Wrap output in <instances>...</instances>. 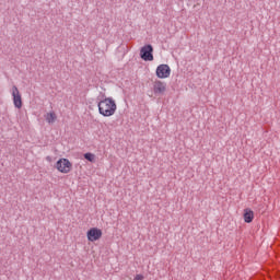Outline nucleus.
Masks as SVG:
<instances>
[{
  "label": "nucleus",
  "instance_id": "obj_8",
  "mask_svg": "<svg viewBox=\"0 0 280 280\" xmlns=\"http://www.w3.org/2000/svg\"><path fill=\"white\" fill-rule=\"evenodd\" d=\"M255 219V212H253V210L250 209H245L244 210V220L247 224H250V222H253V220Z\"/></svg>",
  "mask_w": 280,
  "mask_h": 280
},
{
  "label": "nucleus",
  "instance_id": "obj_10",
  "mask_svg": "<svg viewBox=\"0 0 280 280\" xmlns=\"http://www.w3.org/2000/svg\"><path fill=\"white\" fill-rule=\"evenodd\" d=\"M84 159H86V161H90V163H95V154L93 153H85Z\"/></svg>",
  "mask_w": 280,
  "mask_h": 280
},
{
  "label": "nucleus",
  "instance_id": "obj_1",
  "mask_svg": "<svg viewBox=\"0 0 280 280\" xmlns=\"http://www.w3.org/2000/svg\"><path fill=\"white\" fill-rule=\"evenodd\" d=\"M117 110V103L112 97H106L98 102V113L103 117H113V114Z\"/></svg>",
  "mask_w": 280,
  "mask_h": 280
},
{
  "label": "nucleus",
  "instance_id": "obj_6",
  "mask_svg": "<svg viewBox=\"0 0 280 280\" xmlns=\"http://www.w3.org/2000/svg\"><path fill=\"white\" fill-rule=\"evenodd\" d=\"M170 73H172V69H170V66L167 65H160L156 68V75L158 78H170Z\"/></svg>",
  "mask_w": 280,
  "mask_h": 280
},
{
  "label": "nucleus",
  "instance_id": "obj_5",
  "mask_svg": "<svg viewBox=\"0 0 280 280\" xmlns=\"http://www.w3.org/2000/svg\"><path fill=\"white\" fill-rule=\"evenodd\" d=\"M102 238V230L97 228H92L88 231V240L89 242H97V240Z\"/></svg>",
  "mask_w": 280,
  "mask_h": 280
},
{
  "label": "nucleus",
  "instance_id": "obj_9",
  "mask_svg": "<svg viewBox=\"0 0 280 280\" xmlns=\"http://www.w3.org/2000/svg\"><path fill=\"white\" fill-rule=\"evenodd\" d=\"M45 119L49 124H54L56 119H58V116L56 115V112H50L45 115Z\"/></svg>",
  "mask_w": 280,
  "mask_h": 280
},
{
  "label": "nucleus",
  "instance_id": "obj_2",
  "mask_svg": "<svg viewBox=\"0 0 280 280\" xmlns=\"http://www.w3.org/2000/svg\"><path fill=\"white\" fill-rule=\"evenodd\" d=\"M153 51L154 48L152 45H145L140 50V58H142V60L152 62V60H154V55H152Z\"/></svg>",
  "mask_w": 280,
  "mask_h": 280
},
{
  "label": "nucleus",
  "instance_id": "obj_3",
  "mask_svg": "<svg viewBox=\"0 0 280 280\" xmlns=\"http://www.w3.org/2000/svg\"><path fill=\"white\" fill-rule=\"evenodd\" d=\"M71 167H73V165L67 159H60L56 164V168L58 172H61V174H69Z\"/></svg>",
  "mask_w": 280,
  "mask_h": 280
},
{
  "label": "nucleus",
  "instance_id": "obj_7",
  "mask_svg": "<svg viewBox=\"0 0 280 280\" xmlns=\"http://www.w3.org/2000/svg\"><path fill=\"white\" fill-rule=\"evenodd\" d=\"M165 91H167V85L165 84V82L155 81L153 83V93H155V95H163Z\"/></svg>",
  "mask_w": 280,
  "mask_h": 280
},
{
  "label": "nucleus",
  "instance_id": "obj_4",
  "mask_svg": "<svg viewBox=\"0 0 280 280\" xmlns=\"http://www.w3.org/2000/svg\"><path fill=\"white\" fill-rule=\"evenodd\" d=\"M12 97L15 108H23V98L21 97V92H19L16 85H13L12 88Z\"/></svg>",
  "mask_w": 280,
  "mask_h": 280
},
{
  "label": "nucleus",
  "instance_id": "obj_11",
  "mask_svg": "<svg viewBox=\"0 0 280 280\" xmlns=\"http://www.w3.org/2000/svg\"><path fill=\"white\" fill-rule=\"evenodd\" d=\"M133 280H143V276L137 275Z\"/></svg>",
  "mask_w": 280,
  "mask_h": 280
}]
</instances>
